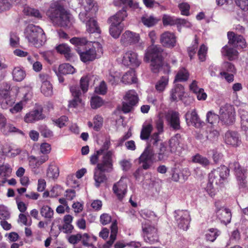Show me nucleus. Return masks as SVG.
Returning <instances> with one entry per match:
<instances>
[{
    "instance_id": "nucleus-25",
    "label": "nucleus",
    "mask_w": 248,
    "mask_h": 248,
    "mask_svg": "<svg viewBox=\"0 0 248 248\" xmlns=\"http://www.w3.org/2000/svg\"><path fill=\"white\" fill-rule=\"evenodd\" d=\"M70 90L74 98L69 101L68 107L76 108L82 103V100L79 97L81 92L77 86L71 87Z\"/></svg>"
},
{
    "instance_id": "nucleus-40",
    "label": "nucleus",
    "mask_w": 248,
    "mask_h": 248,
    "mask_svg": "<svg viewBox=\"0 0 248 248\" xmlns=\"http://www.w3.org/2000/svg\"><path fill=\"white\" fill-rule=\"evenodd\" d=\"M189 73L185 68H180L175 76V81L183 82L186 81L189 78Z\"/></svg>"
},
{
    "instance_id": "nucleus-52",
    "label": "nucleus",
    "mask_w": 248,
    "mask_h": 248,
    "mask_svg": "<svg viewBox=\"0 0 248 248\" xmlns=\"http://www.w3.org/2000/svg\"><path fill=\"white\" fill-rule=\"evenodd\" d=\"M178 19V18L176 17L165 15L162 18L163 24L164 26H173L175 25L177 26Z\"/></svg>"
},
{
    "instance_id": "nucleus-64",
    "label": "nucleus",
    "mask_w": 248,
    "mask_h": 248,
    "mask_svg": "<svg viewBox=\"0 0 248 248\" xmlns=\"http://www.w3.org/2000/svg\"><path fill=\"white\" fill-rule=\"evenodd\" d=\"M236 5L244 11L248 10V0H234Z\"/></svg>"
},
{
    "instance_id": "nucleus-17",
    "label": "nucleus",
    "mask_w": 248,
    "mask_h": 248,
    "mask_svg": "<svg viewBox=\"0 0 248 248\" xmlns=\"http://www.w3.org/2000/svg\"><path fill=\"white\" fill-rule=\"evenodd\" d=\"M122 63L125 66L138 67L141 64L137 52L133 50H127L123 55Z\"/></svg>"
},
{
    "instance_id": "nucleus-4",
    "label": "nucleus",
    "mask_w": 248,
    "mask_h": 248,
    "mask_svg": "<svg viewBox=\"0 0 248 248\" xmlns=\"http://www.w3.org/2000/svg\"><path fill=\"white\" fill-rule=\"evenodd\" d=\"M227 35L228 44L222 47L221 53L229 60L232 61L237 59L238 54L237 51L232 47L244 48L246 46V43L242 36L235 34L232 31L228 32Z\"/></svg>"
},
{
    "instance_id": "nucleus-36",
    "label": "nucleus",
    "mask_w": 248,
    "mask_h": 248,
    "mask_svg": "<svg viewBox=\"0 0 248 248\" xmlns=\"http://www.w3.org/2000/svg\"><path fill=\"white\" fill-rule=\"evenodd\" d=\"M168 82L169 76L168 75L161 77V78L156 82L155 85V90L158 93L163 92L167 86Z\"/></svg>"
},
{
    "instance_id": "nucleus-20",
    "label": "nucleus",
    "mask_w": 248,
    "mask_h": 248,
    "mask_svg": "<svg viewBox=\"0 0 248 248\" xmlns=\"http://www.w3.org/2000/svg\"><path fill=\"white\" fill-rule=\"evenodd\" d=\"M229 167L231 168H232L235 171L239 188H245L247 186V172L245 170H242L240 167L239 163L236 162L231 163Z\"/></svg>"
},
{
    "instance_id": "nucleus-58",
    "label": "nucleus",
    "mask_w": 248,
    "mask_h": 248,
    "mask_svg": "<svg viewBox=\"0 0 248 248\" xmlns=\"http://www.w3.org/2000/svg\"><path fill=\"white\" fill-rule=\"evenodd\" d=\"M208 48L204 45L202 44L198 52L199 59L201 62L205 61Z\"/></svg>"
},
{
    "instance_id": "nucleus-30",
    "label": "nucleus",
    "mask_w": 248,
    "mask_h": 248,
    "mask_svg": "<svg viewBox=\"0 0 248 248\" xmlns=\"http://www.w3.org/2000/svg\"><path fill=\"white\" fill-rule=\"evenodd\" d=\"M185 118L187 123H190L195 127L201 125V121L195 109L187 112Z\"/></svg>"
},
{
    "instance_id": "nucleus-16",
    "label": "nucleus",
    "mask_w": 248,
    "mask_h": 248,
    "mask_svg": "<svg viewBox=\"0 0 248 248\" xmlns=\"http://www.w3.org/2000/svg\"><path fill=\"white\" fill-rule=\"evenodd\" d=\"M43 108L41 105H35L32 110L27 113L24 117V121L27 123H32L43 120L45 115L43 113Z\"/></svg>"
},
{
    "instance_id": "nucleus-45",
    "label": "nucleus",
    "mask_w": 248,
    "mask_h": 248,
    "mask_svg": "<svg viewBox=\"0 0 248 248\" xmlns=\"http://www.w3.org/2000/svg\"><path fill=\"white\" fill-rule=\"evenodd\" d=\"M41 91L45 96H51L53 94L52 84L49 81L44 82L43 83H42Z\"/></svg>"
},
{
    "instance_id": "nucleus-24",
    "label": "nucleus",
    "mask_w": 248,
    "mask_h": 248,
    "mask_svg": "<svg viewBox=\"0 0 248 248\" xmlns=\"http://www.w3.org/2000/svg\"><path fill=\"white\" fill-rule=\"evenodd\" d=\"M160 43L167 47H173L176 43V37L173 33L170 31H165L160 36Z\"/></svg>"
},
{
    "instance_id": "nucleus-29",
    "label": "nucleus",
    "mask_w": 248,
    "mask_h": 248,
    "mask_svg": "<svg viewBox=\"0 0 248 248\" xmlns=\"http://www.w3.org/2000/svg\"><path fill=\"white\" fill-rule=\"evenodd\" d=\"M225 141L226 144L233 146H237L241 144L238 133L234 131H228L226 133Z\"/></svg>"
},
{
    "instance_id": "nucleus-1",
    "label": "nucleus",
    "mask_w": 248,
    "mask_h": 248,
    "mask_svg": "<svg viewBox=\"0 0 248 248\" xmlns=\"http://www.w3.org/2000/svg\"><path fill=\"white\" fill-rule=\"evenodd\" d=\"M114 152L109 150L103 154L101 160L98 162L99 156L102 155L98 152V150L90 157V163L92 165H96L94 170V179L95 186L98 187L101 183L105 182L107 178L105 172H110L113 170V156Z\"/></svg>"
},
{
    "instance_id": "nucleus-32",
    "label": "nucleus",
    "mask_w": 248,
    "mask_h": 248,
    "mask_svg": "<svg viewBox=\"0 0 248 248\" xmlns=\"http://www.w3.org/2000/svg\"><path fill=\"white\" fill-rule=\"evenodd\" d=\"M172 153H173V152L171 151V149L169 148L168 143L166 142L162 143L160 144L159 152L158 153V160H165Z\"/></svg>"
},
{
    "instance_id": "nucleus-8",
    "label": "nucleus",
    "mask_w": 248,
    "mask_h": 248,
    "mask_svg": "<svg viewBox=\"0 0 248 248\" xmlns=\"http://www.w3.org/2000/svg\"><path fill=\"white\" fill-rule=\"evenodd\" d=\"M127 16L126 10L124 7L109 18V22L110 24L109 33L113 38H118L119 37L124 28L122 22Z\"/></svg>"
},
{
    "instance_id": "nucleus-49",
    "label": "nucleus",
    "mask_w": 248,
    "mask_h": 248,
    "mask_svg": "<svg viewBox=\"0 0 248 248\" xmlns=\"http://www.w3.org/2000/svg\"><path fill=\"white\" fill-rule=\"evenodd\" d=\"M121 81L124 84H131L136 83L137 78L134 77V73L132 71L126 72L122 78Z\"/></svg>"
},
{
    "instance_id": "nucleus-7",
    "label": "nucleus",
    "mask_w": 248,
    "mask_h": 248,
    "mask_svg": "<svg viewBox=\"0 0 248 248\" xmlns=\"http://www.w3.org/2000/svg\"><path fill=\"white\" fill-rule=\"evenodd\" d=\"M70 43L75 45L77 47L76 50L81 60L84 62L92 61L97 58L96 51L94 46L89 48L84 51H82L80 46L84 47V46L87 43V41L85 38L73 37L70 40Z\"/></svg>"
},
{
    "instance_id": "nucleus-10",
    "label": "nucleus",
    "mask_w": 248,
    "mask_h": 248,
    "mask_svg": "<svg viewBox=\"0 0 248 248\" xmlns=\"http://www.w3.org/2000/svg\"><path fill=\"white\" fill-rule=\"evenodd\" d=\"M141 226L145 242L153 244L158 241L157 230L155 226L151 225L148 221H143Z\"/></svg>"
},
{
    "instance_id": "nucleus-44",
    "label": "nucleus",
    "mask_w": 248,
    "mask_h": 248,
    "mask_svg": "<svg viewBox=\"0 0 248 248\" xmlns=\"http://www.w3.org/2000/svg\"><path fill=\"white\" fill-rule=\"evenodd\" d=\"M41 216L45 218L50 220L53 217L54 211L48 205H44L40 209Z\"/></svg>"
},
{
    "instance_id": "nucleus-38",
    "label": "nucleus",
    "mask_w": 248,
    "mask_h": 248,
    "mask_svg": "<svg viewBox=\"0 0 248 248\" xmlns=\"http://www.w3.org/2000/svg\"><path fill=\"white\" fill-rule=\"evenodd\" d=\"M13 79L16 81H21L26 76L25 72L20 67H16L13 70Z\"/></svg>"
},
{
    "instance_id": "nucleus-18",
    "label": "nucleus",
    "mask_w": 248,
    "mask_h": 248,
    "mask_svg": "<svg viewBox=\"0 0 248 248\" xmlns=\"http://www.w3.org/2000/svg\"><path fill=\"white\" fill-rule=\"evenodd\" d=\"M167 124L172 130L177 131L181 129L179 114L173 110L168 111L165 114Z\"/></svg>"
},
{
    "instance_id": "nucleus-59",
    "label": "nucleus",
    "mask_w": 248,
    "mask_h": 248,
    "mask_svg": "<svg viewBox=\"0 0 248 248\" xmlns=\"http://www.w3.org/2000/svg\"><path fill=\"white\" fill-rule=\"evenodd\" d=\"M93 129L96 131H98L102 126L103 118L99 115H96L93 119Z\"/></svg>"
},
{
    "instance_id": "nucleus-56",
    "label": "nucleus",
    "mask_w": 248,
    "mask_h": 248,
    "mask_svg": "<svg viewBox=\"0 0 248 248\" xmlns=\"http://www.w3.org/2000/svg\"><path fill=\"white\" fill-rule=\"evenodd\" d=\"M104 104L103 99L99 96H94L91 99V106L93 109H96L101 107Z\"/></svg>"
},
{
    "instance_id": "nucleus-35",
    "label": "nucleus",
    "mask_w": 248,
    "mask_h": 248,
    "mask_svg": "<svg viewBox=\"0 0 248 248\" xmlns=\"http://www.w3.org/2000/svg\"><path fill=\"white\" fill-rule=\"evenodd\" d=\"M184 93V87L180 84H177L170 91V99L172 101H175L177 98H181Z\"/></svg>"
},
{
    "instance_id": "nucleus-31",
    "label": "nucleus",
    "mask_w": 248,
    "mask_h": 248,
    "mask_svg": "<svg viewBox=\"0 0 248 248\" xmlns=\"http://www.w3.org/2000/svg\"><path fill=\"white\" fill-rule=\"evenodd\" d=\"M190 89L197 96L199 100H205L207 98V94L202 88H200L197 85V82L193 80L189 86Z\"/></svg>"
},
{
    "instance_id": "nucleus-53",
    "label": "nucleus",
    "mask_w": 248,
    "mask_h": 248,
    "mask_svg": "<svg viewBox=\"0 0 248 248\" xmlns=\"http://www.w3.org/2000/svg\"><path fill=\"white\" fill-rule=\"evenodd\" d=\"M1 132L4 135H9L11 133H18L22 134L23 132L15 127L13 125L11 124H6L5 126L1 130Z\"/></svg>"
},
{
    "instance_id": "nucleus-12",
    "label": "nucleus",
    "mask_w": 248,
    "mask_h": 248,
    "mask_svg": "<svg viewBox=\"0 0 248 248\" xmlns=\"http://www.w3.org/2000/svg\"><path fill=\"white\" fill-rule=\"evenodd\" d=\"M138 96L134 90L127 92L123 97L122 110L124 113L130 112L138 102Z\"/></svg>"
},
{
    "instance_id": "nucleus-55",
    "label": "nucleus",
    "mask_w": 248,
    "mask_h": 248,
    "mask_svg": "<svg viewBox=\"0 0 248 248\" xmlns=\"http://www.w3.org/2000/svg\"><path fill=\"white\" fill-rule=\"evenodd\" d=\"M206 120L209 123L213 124L218 122L220 120L219 116L213 111H209L206 114Z\"/></svg>"
},
{
    "instance_id": "nucleus-3",
    "label": "nucleus",
    "mask_w": 248,
    "mask_h": 248,
    "mask_svg": "<svg viewBox=\"0 0 248 248\" xmlns=\"http://www.w3.org/2000/svg\"><path fill=\"white\" fill-rule=\"evenodd\" d=\"M87 4L85 6L84 11L81 12L78 15L80 20L86 25V30L90 34L95 33L99 35L101 32V29L97 21L93 18V16L98 11V7L88 0Z\"/></svg>"
},
{
    "instance_id": "nucleus-13",
    "label": "nucleus",
    "mask_w": 248,
    "mask_h": 248,
    "mask_svg": "<svg viewBox=\"0 0 248 248\" xmlns=\"http://www.w3.org/2000/svg\"><path fill=\"white\" fill-rule=\"evenodd\" d=\"M10 85L8 83H3L0 87V105L3 109H7L12 106L15 100L10 96Z\"/></svg>"
},
{
    "instance_id": "nucleus-62",
    "label": "nucleus",
    "mask_w": 248,
    "mask_h": 248,
    "mask_svg": "<svg viewBox=\"0 0 248 248\" xmlns=\"http://www.w3.org/2000/svg\"><path fill=\"white\" fill-rule=\"evenodd\" d=\"M10 217V213L7 208L4 206H0V219L6 220Z\"/></svg>"
},
{
    "instance_id": "nucleus-47",
    "label": "nucleus",
    "mask_w": 248,
    "mask_h": 248,
    "mask_svg": "<svg viewBox=\"0 0 248 248\" xmlns=\"http://www.w3.org/2000/svg\"><path fill=\"white\" fill-rule=\"evenodd\" d=\"M141 21L144 25L150 27L155 25L158 22V19L152 16L146 15L142 17Z\"/></svg>"
},
{
    "instance_id": "nucleus-19",
    "label": "nucleus",
    "mask_w": 248,
    "mask_h": 248,
    "mask_svg": "<svg viewBox=\"0 0 248 248\" xmlns=\"http://www.w3.org/2000/svg\"><path fill=\"white\" fill-rule=\"evenodd\" d=\"M215 206L217 218L220 222L225 225L230 223L232 214L230 209L224 206H221L219 204V202H216Z\"/></svg>"
},
{
    "instance_id": "nucleus-6",
    "label": "nucleus",
    "mask_w": 248,
    "mask_h": 248,
    "mask_svg": "<svg viewBox=\"0 0 248 248\" xmlns=\"http://www.w3.org/2000/svg\"><path fill=\"white\" fill-rule=\"evenodd\" d=\"M25 38L28 42L36 47L43 46L46 41L43 30L39 26L29 24L25 29Z\"/></svg>"
},
{
    "instance_id": "nucleus-11",
    "label": "nucleus",
    "mask_w": 248,
    "mask_h": 248,
    "mask_svg": "<svg viewBox=\"0 0 248 248\" xmlns=\"http://www.w3.org/2000/svg\"><path fill=\"white\" fill-rule=\"evenodd\" d=\"M219 120L223 124L229 125L233 123L235 120V110L233 106L226 104L219 109Z\"/></svg>"
},
{
    "instance_id": "nucleus-42",
    "label": "nucleus",
    "mask_w": 248,
    "mask_h": 248,
    "mask_svg": "<svg viewBox=\"0 0 248 248\" xmlns=\"http://www.w3.org/2000/svg\"><path fill=\"white\" fill-rule=\"evenodd\" d=\"M46 175L49 178L52 179H57L59 176L58 167L54 164H50L47 170Z\"/></svg>"
},
{
    "instance_id": "nucleus-41",
    "label": "nucleus",
    "mask_w": 248,
    "mask_h": 248,
    "mask_svg": "<svg viewBox=\"0 0 248 248\" xmlns=\"http://www.w3.org/2000/svg\"><path fill=\"white\" fill-rule=\"evenodd\" d=\"M239 114L241 118V128L244 131L248 129V112L244 109L239 110Z\"/></svg>"
},
{
    "instance_id": "nucleus-37",
    "label": "nucleus",
    "mask_w": 248,
    "mask_h": 248,
    "mask_svg": "<svg viewBox=\"0 0 248 248\" xmlns=\"http://www.w3.org/2000/svg\"><path fill=\"white\" fill-rule=\"evenodd\" d=\"M113 3L116 6H120L122 4L128 6L132 9H136L139 8L138 3L133 0H114Z\"/></svg>"
},
{
    "instance_id": "nucleus-28",
    "label": "nucleus",
    "mask_w": 248,
    "mask_h": 248,
    "mask_svg": "<svg viewBox=\"0 0 248 248\" xmlns=\"http://www.w3.org/2000/svg\"><path fill=\"white\" fill-rule=\"evenodd\" d=\"M73 218V217L70 215L64 216L63 219V224L62 226H59V231L65 233H71L74 229V226L71 224Z\"/></svg>"
},
{
    "instance_id": "nucleus-43",
    "label": "nucleus",
    "mask_w": 248,
    "mask_h": 248,
    "mask_svg": "<svg viewBox=\"0 0 248 248\" xmlns=\"http://www.w3.org/2000/svg\"><path fill=\"white\" fill-rule=\"evenodd\" d=\"M58 71L62 75L72 74L75 73V69L69 63H63L59 66Z\"/></svg>"
},
{
    "instance_id": "nucleus-39",
    "label": "nucleus",
    "mask_w": 248,
    "mask_h": 248,
    "mask_svg": "<svg viewBox=\"0 0 248 248\" xmlns=\"http://www.w3.org/2000/svg\"><path fill=\"white\" fill-rule=\"evenodd\" d=\"M220 233V231L216 228L209 229L205 233L206 240L213 242L217 239Z\"/></svg>"
},
{
    "instance_id": "nucleus-61",
    "label": "nucleus",
    "mask_w": 248,
    "mask_h": 248,
    "mask_svg": "<svg viewBox=\"0 0 248 248\" xmlns=\"http://www.w3.org/2000/svg\"><path fill=\"white\" fill-rule=\"evenodd\" d=\"M198 40L197 38V37L195 36L194 42L192 45V46L190 47H189L187 48V51L190 59H192L193 56L195 54L198 46Z\"/></svg>"
},
{
    "instance_id": "nucleus-5",
    "label": "nucleus",
    "mask_w": 248,
    "mask_h": 248,
    "mask_svg": "<svg viewBox=\"0 0 248 248\" xmlns=\"http://www.w3.org/2000/svg\"><path fill=\"white\" fill-rule=\"evenodd\" d=\"M162 48L156 45H152L146 49L144 61L146 62L151 61V68L154 73L159 72L163 66V59Z\"/></svg>"
},
{
    "instance_id": "nucleus-9",
    "label": "nucleus",
    "mask_w": 248,
    "mask_h": 248,
    "mask_svg": "<svg viewBox=\"0 0 248 248\" xmlns=\"http://www.w3.org/2000/svg\"><path fill=\"white\" fill-rule=\"evenodd\" d=\"M230 170L224 166L221 165L213 170L209 174V181L217 186L222 185L229 175Z\"/></svg>"
},
{
    "instance_id": "nucleus-14",
    "label": "nucleus",
    "mask_w": 248,
    "mask_h": 248,
    "mask_svg": "<svg viewBox=\"0 0 248 248\" xmlns=\"http://www.w3.org/2000/svg\"><path fill=\"white\" fill-rule=\"evenodd\" d=\"M174 216L179 227L186 231L191 221L189 212L187 210H177L174 212Z\"/></svg>"
},
{
    "instance_id": "nucleus-51",
    "label": "nucleus",
    "mask_w": 248,
    "mask_h": 248,
    "mask_svg": "<svg viewBox=\"0 0 248 248\" xmlns=\"http://www.w3.org/2000/svg\"><path fill=\"white\" fill-rule=\"evenodd\" d=\"M28 94L26 93L23 97V100L20 101L19 102L16 103L14 107L10 109V111L12 113H16L20 112L23 108L24 103L27 101L29 98L28 97Z\"/></svg>"
},
{
    "instance_id": "nucleus-15",
    "label": "nucleus",
    "mask_w": 248,
    "mask_h": 248,
    "mask_svg": "<svg viewBox=\"0 0 248 248\" xmlns=\"http://www.w3.org/2000/svg\"><path fill=\"white\" fill-rule=\"evenodd\" d=\"M152 146L148 144L147 147L139 157L140 162L142 163V167L144 170L149 169L155 161V154Z\"/></svg>"
},
{
    "instance_id": "nucleus-33",
    "label": "nucleus",
    "mask_w": 248,
    "mask_h": 248,
    "mask_svg": "<svg viewBox=\"0 0 248 248\" xmlns=\"http://www.w3.org/2000/svg\"><path fill=\"white\" fill-rule=\"evenodd\" d=\"M12 172V169L10 166L8 164H3L0 166V183L4 184L7 181V177L10 176Z\"/></svg>"
},
{
    "instance_id": "nucleus-21",
    "label": "nucleus",
    "mask_w": 248,
    "mask_h": 248,
    "mask_svg": "<svg viewBox=\"0 0 248 248\" xmlns=\"http://www.w3.org/2000/svg\"><path fill=\"white\" fill-rule=\"evenodd\" d=\"M127 178L122 176L120 180L114 184L113 186V191L119 200H122L127 192Z\"/></svg>"
},
{
    "instance_id": "nucleus-26",
    "label": "nucleus",
    "mask_w": 248,
    "mask_h": 248,
    "mask_svg": "<svg viewBox=\"0 0 248 248\" xmlns=\"http://www.w3.org/2000/svg\"><path fill=\"white\" fill-rule=\"evenodd\" d=\"M154 129L153 125L150 124H144L142 125L140 132V138L142 140H148V144L150 146H157V144H150V139L151 137V133Z\"/></svg>"
},
{
    "instance_id": "nucleus-50",
    "label": "nucleus",
    "mask_w": 248,
    "mask_h": 248,
    "mask_svg": "<svg viewBox=\"0 0 248 248\" xmlns=\"http://www.w3.org/2000/svg\"><path fill=\"white\" fill-rule=\"evenodd\" d=\"M192 161L194 163H199L203 166H207L210 164L209 160L206 157L199 154L192 156Z\"/></svg>"
},
{
    "instance_id": "nucleus-48",
    "label": "nucleus",
    "mask_w": 248,
    "mask_h": 248,
    "mask_svg": "<svg viewBox=\"0 0 248 248\" xmlns=\"http://www.w3.org/2000/svg\"><path fill=\"white\" fill-rule=\"evenodd\" d=\"M56 49L58 52L63 54L66 58H69L71 57V49L67 45L60 44L56 46Z\"/></svg>"
},
{
    "instance_id": "nucleus-60",
    "label": "nucleus",
    "mask_w": 248,
    "mask_h": 248,
    "mask_svg": "<svg viewBox=\"0 0 248 248\" xmlns=\"http://www.w3.org/2000/svg\"><path fill=\"white\" fill-rule=\"evenodd\" d=\"M89 81V77L88 76L82 77L80 80V88L84 93L88 91Z\"/></svg>"
},
{
    "instance_id": "nucleus-46",
    "label": "nucleus",
    "mask_w": 248,
    "mask_h": 248,
    "mask_svg": "<svg viewBox=\"0 0 248 248\" xmlns=\"http://www.w3.org/2000/svg\"><path fill=\"white\" fill-rule=\"evenodd\" d=\"M140 216L145 219V221H148L149 222L150 220H155L156 218L155 214L153 211L148 209L140 210Z\"/></svg>"
},
{
    "instance_id": "nucleus-2",
    "label": "nucleus",
    "mask_w": 248,
    "mask_h": 248,
    "mask_svg": "<svg viewBox=\"0 0 248 248\" xmlns=\"http://www.w3.org/2000/svg\"><path fill=\"white\" fill-rule=\"evenodd\" d=\"M46 15L55 25L65 27L71 24V15L58 2L51 4Z\"/></svg>"
},
{
    "instance_id": "nucleus-54",
    "label": "nucleus",
    "mask_w": 248,
    "mask_h": 248,
    "mask_svg": "<svg viewBox=\"0 0 248 248\" xmlns=\"http://www.w3.org/2000/svg\"><path fill=\"white\" fill-rule=\"evenodd\" d=\"M24 12L27 15L31 16H33L34 17L37 18H42V14L40 12V11L36 9L27 7L25 8L24 10Z\"/></svg>"
},
{
    "instance_id": "nucleus-27",
    "label": "nucleus",
    "mask_w": 248,
    "mask_h": 248,
    "mask_svg": "<svg viewBox=\"0 0 248 248\" xmlns=\"http://www.w3.org/2000/svg\"><path fill=\"white\" fill-rule=\"evenodd\" d=\"M111 233L109 240L107 241L103 246L102 248H110L114 241L116 239L118 233L117 222L115 220L113 221L110 226Z\"/></svg>"
},
{
    "instance_id": "nucleus-57",
    "label": "nucleus",
    "mask_w": 248,
    "mask_h": 248,
    "mask_svg": "<svg viewBox=\"0 0 248 248\" xmlns=\"http://www.w3.org/2000/svg\"><path fill=\"white\" fill-rule=\"evenodd\" d=\"M183 27L190 28L192 27V24L190 22L185 19L178 18L177 22V27L179 31H181V29Z\"/></svg>"
},
{
    "instance_id": "nucleus-34",
    "label": "nucleus",
    "mask_w": 248,
    "mask_h": 248,
    "mask_svg": "<svg viewBox=\"0 0 248 248\" xmlns=\"http://www.w3.org/2000/svg\"><path fill=\"white\" fill-rule=\"evenodd\" d=\"M182 141V139L180 134H177L172 137L168 143L169 148L171 149V151L175 153L178 148L180 147V144Z\"/></svg>"
},
{
    "instance_id": "nucleus-22",
    "label": "nucleus",
    "mask_w": 248,
    "mask_h": 248,
    "mask_svg": "<svg viewBox=\"0 0 248 248\" xmlns=\"http://www.w3.org/2000/svg\"><path fill=\"white\" fill-rule=\"evenodd\" d=\"M140 36L138 33L126 31L121 36V44L125 46L134 45L139 42Z\"/></svg>"
},
{
    "instance_id": "nucleus-63",
    "label": "nucleus",
    "mask_w": 248,
    "mask_h": 248,
    "mask_svg": "<svg viewBox=\"0 0 248 248\" xmlns=\"http://www.w3.org/2000/svg\"><path fill=\"white\" fill-rule=\"evenodd\" d=\"M28 159L29 165L32 169L38 168L41 166L38 158L35 156L31 155L29 156Z\"/></svg>"
},
{
    "instance_id": "nucleus-23",
    "label": "nucleus",
    "mask_w": 248,
    "mask_h": 248,
    "mask_svg": "<svg viewBox=\"0 0 248 248\" xmlns=\"http://www.w3.org/2000/svg\"><path fill=\"white\" fill-rule=\"evenodd\" d=\"M155 127L157 131L152 134L150 139V144H158L160 140L159 135L164 132V121L161 117H159L155 121Z\"/></svg>"
}]
</instances>
